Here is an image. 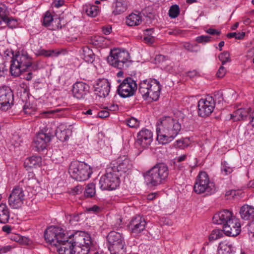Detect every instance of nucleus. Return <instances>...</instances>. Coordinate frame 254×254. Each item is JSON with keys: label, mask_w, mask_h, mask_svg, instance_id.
I'll return each mask as SVG.
<instances>
[{"label": "nucleus", "mask_w": 254, "mask_h": 254, "mask_svg": "<svg viewBox=\"0 0 254 254\" xmlns=\"http://www.w3.org/2000/svg\"><path fill=\"white\" fill-rule=\"evenodd\" d=\"M44 237L47 242L58 248L60 254H74L73 237H67L63 229L51 226L45 231Z\"/></svg>", "instance_id": "obj_1"}, {"label": "nucleus", "mask_w": 254, "mask_h": 254, "mask_svg": "<svg viewBox=\"0 0 254 254\" xmlns=\"http://www.w3.org/2000/svg\"><path fill=\"white\" fill-rule=\"evenodd\" d=\"M156 126L157 140L162 144L172 141L181 129V125L179 121L170 117L160 119Z\"/></svg>", "instance_id": "obj_2"}, {"label": "nucleus", "mask_w": 254, "mask_h": 254, "mask_svg": "<svg viewBox=\"0 0 254 254\" xmlns=\"http://www.w3.org/2000/svg\"><path fill=\"white\" fill-rule=\"evenodd\" d=\"M169 175V169L164 163H157L144 174V177L148 186L154 187L165 182Z\"/></svg>", "instance_id": "obj_3"}, {"label": "nucleus", "mask_w": 254, "mask_h": 254, "mask_svg": "<svg viewBox=\"0 0 254 254\" xmlns=\"http://www.w3.org/2000/svg\"><path fill=\"white\" fill-rule=\"evenodd\" d=\"M74 243V254H88L95 249V242L91 236L83 231H77L71 235Z\"/></svg>", "instance_id": "obj_4"}, {"label": "nucleus", "mask_w": 254, "mask_h": 254, "mask_svg": "<svg viewBox=\"0 0 254 254\" xmlns=\"http://www.w3.org/2000/svg\"><path fill=\"white\" fill-rule=\"evenodd\" d=\"M161 88L159 82L155 79H146L139 83L138 91L145 100L157 101L160 94Z\"/></svg>", "instance_id": "obj_5"}, {"label": "nucleus", "mask_w": 254, "mask_h": 254, "mask_svg": "<svg viewBox=\"0 0 254 254\" xmlns=\"http://www.w3.org/2000/svg\"><path fill=\"white\" fill-rule=\"evenodd\" d=\"M10 71L12 75L18 76L25 71L31 64V59L24 51L18 52L15 55L11 53Z\"/></svg>", "instance_id": "obj_6"}, {"label": "nucleus", "mask_w": 254, "mask_h": 254, "mask_svg": "<svg viewBox=\"0 0 254 254\" xmlns=\"http://www.w3.org/2000/svg\"><path fill=\"white\" fill-rule=\"evenodd\" d=\"M107 61L113 67L123 70H126L132 64L128 52L119 49L111 51Z\"/></svg>", "instance_id": "obj_7"}, {"label": "nucleus", "mask_w": 254, "mask_h": 254, "mask_svg": "<svg viewBox=\"0 0 254 254\" xmlns=\"http://www.w3.org/2000/svg\"><path fill=\"white\" fill-rule=\"evenodd\" d=\"M68 173L73 179L77 181H84L90 178L92 171L90 166L86 164L74 161L71 162Z\"/></svg>", "instance_id": "obj_8"}, {"label": "nucleus", "mask_w": 254, "mask_h": 254, "mask_svg": "<svg viewBox=\"0 0 254 254\" xmlns=\"http://www.w3.org/2000/svg\"><path fill=\"white\" fill-rule=\"evenodd\" d=\"M111 254H126L125 243L122 234L112 231L107 236Z\"/></svg>", "instance_id": "obj_9"}, {"label": "nucleus", "mask_w": 254, "mask_h": 254, "mask_svg": "<svg viewBox=\"0 0 254 254\" xmlns=\"http://www.w3.org/2000/svg\"><path fill=\"white\" fill-rule=\"evenodd\" d=\"M193 189L194 191L198 194L206 193V194H209L215 191L214 183L210 181L208 175L205 172H200L199 173Z\"/></svg>", "instance_id": "obj_10"}, {"label": "nucleus", "mask_w": 254, "mask_h": 254, "mask_svg": "<svg viewBox=\"0 0 254 254\" xmlns=\"http://www.w3.org/2000/svg\"><path fill=\"white\" fill-rule=\"evenodd\" d=\"M120 182L119 175L116 174L108 167L106 170V173L102 176L99 180L100 188L102 190H115L119 186Z\"/></svg>", "instance_id": "obj_11"}, {"label": "nucleus", "mask_w": 254, "mask_h": 254, "mask_svg": "<svg viewBox=\"0 0 254 254\" xmlns=\"http://www.w3.org/2000/svg\"><path fill=\"white\" fill-rule=\"evenodd\" d=\"M115 173L119 176L127 173L132 168V164L129 158L126 155L119 156L116 160L112 161L108 166Z\"/></svg>", "instance_id": "obj_12"}, {"label": "nucleus", "mask_w": 254, "mask_h": 254, "mask_svg": "<svg viewBox=\"0 0 254 254\" xmlns=\"http://www.w3.org/2000/svg\"><path fill=\"white\" fill-rule=\"evenodd\" d=\"M137 88L136 81L132 78H126L119 85L117 89L119 95L123 98H127L134 95Z\"/></svg>", "instance_id": "obj_13"}, {"label": "nucleus", "mask_w": 254, "mask_h": 254, "mask_svg": "<svg viewBox=\"0 0 254 254\" xmlns=\"http://www.w3.org/2000/svg\"><path fill=\"white\" fill-rule=\"evenodd\" d=\"M14 104V94L8 86L0 87V110H7Z\"/></svg>", "instance_id": "obj_14"}, {"label": "nucleus", "mask_w": 254, "mask_h": 254, "mask_svg": "<svg viewBox=\"0 0 254 254\" xmlns=\"http://www.w3.org/2000/svg\"><path fill=\"white\" fill-rule=\"evenodd\" d=\"M25 194L23 189L19 186L15 187L8 197V204L13 209L20 208L25 199Z\"/></svg>", "instance_id": "obj_15"}, {"label": "nucleus", "mask_w": 254, "mask_h": 254, "mask_svg": "<svg viewBox=\"0 0 254 254\" xmlns=\"http://www.w3.org/2000/svg\"><path fill=\"white\" fill-rule=\"evenodd\" d=\"M197 107L198 116L201 117L209 116L215 108L214 98L211 96H207L206 98L200 99Z\"/></svg>", "instance_id": "obj_16"}, {"label": "nucleus", "mask_w": 254, "mask_h": 254, "mask_svg": "<svg viewBox=\"0 0 254 254\" xmlns=\"http://www.w3.org/2000/svg\"><path fill=\"white\" fill-rule=\"evenodd\" d=\"M152 140L153 133L151 131L143 128L137 134L135 145L136 147L146 148L151 144Z\"/></svg>", "instance_id": "obj_17"}, {"label": "nucleus", "mask_w": 254, "mask_h": 254, "mask_svg": "<svg viewBox=\"0 0 254 254\" xmlns=\"http://www.w3.org/2000/svg\"><path fill=\"white\" fill-rule=\"evenodd\" d=\"M223 229L226 235L231 237L237 236L241 232V224L239 220L234 217L228 222L227 225L223 226Z\"/></svg>", "instance_id": "obj_18"}, {"label": "nucleus", "mask_w": 254, "mask_h": 254, "mask_svg": "<svg viewBox=\"0 0 254 254\" xmlns=\"http://www.w3.org/2000/svg\"><path fill=\"white\" fill-rule=\"evenodd\" d=\"M146 225L145 219L140 215H137L131 219L128 227L132 233L137 234L145 229Z\"/></svg>", "instance_id": "obj_19"}, {"label": "nucleus", "mask_w": 254, "mask_h": 254, "mask_svg": "<svg viewBox=\"0 0 254 254\" xmlns=\"http://www.w3.org/2000/svg\"><path fill=\"white\" fill-rule=\"evenodd\" d=\"M89 86L83 82H76L72 86V93L74 97L81 99L88 93Z\"/></svg>", "instance_id": "obj_20"}, {"label": "nucleus", "mask_w": 254, "mask_h": 254, "mask_svg": "<svg viewBox=\"0 0 254 254\" xmlns=\"http://www.w3.org/2000/svg\"><path fill=\"white\" fill-rule=\"evenodd\" d=\"M234 217L231 211L228 210H223L216 213L214 215L212 220L214 223L223 225V226H225Z\"/></svg>", "instance_id": "obj_21"}, {"label": "nucleus", "mask_w": 254, "mask_h": 254, "mask_svg": "<svg viewBox=\"0 0 254 254\" xmlns=\"http://www.w3.org/2000/svg\"><path fill=\"white\" fill-rule=\"evenodd\" d=\"M252 109L240 108L236 110L233 114H231V119L234 122L245 120L248 117H249L250 123H253L254 117L251 114Z\"/></svg>", "instance_id": "obj_22"}, {"label": "nucleus", "mask_w": 254, "mask_h": 254, "mask_svg": "<svg viewBox=\"0 0 254 254\" xmlns=\"http://www.w3.org/2000/svg\"><path fill=\"white\" fill-rule=\"evenodd\" d=\"M96 94L100 97L107 96L110 91V83L107 79H99L95 86Z\"/></svg>", "instance_id": "obj_23"}, {"label": "nucleus", "mask_w": 254, "mask_h": 254, "mask_svg": "<svg viewBox=\"0 0 254 254\" xmlns=\"http://www.w3.org/2000/svg\"><path fill=\"white\" fill-rule=\"evenodd\" d=\"M52 138V135L44 132H39L34 139L35 147L38 150H43L46 148Z\"/></svg>", "instance_id": "obj_24"}, {"label": "nucleus", "mask_w": 254, "mask_h": 254, "mask_svg": "<svg viewBox=\"0 0 254 254\" xmlns=\"http://www.w3.org/2000/svg\"><path fill=\"white\" fill-rule=\"evenodd\" d=\"M60 20L59 19H56L54 20L50 12L48 11L45 13L43 17L42 25L46 27H49V29L50 30H56L55 28L53 26L51 28L50 27L52 23L53 22L57 23V28H62V25L60 23Z\"/></svg>", "instance_id": "obj_25"}, {"label": "nucleus", "mask_w": 254, "mask_h": 254, "mask_svg": "<svg viewBox=\"0 0 254 254\" xmlns=\"http://www.w3.org/2000/svg\"><path fill=\"white\" fill-rule=\"evenodd\" d=\"M127 8V4L126 0H116L113 4V13L115 15L123 13Z\"/></svg>", "instance_id": "obj_26"}, {"label": "nucleus", "mask_w": 254, "mask_h": 254, "mask_svg": "<svg viewBox=\"0 0 254 254\" xmlns=\"http://www.w3.org/2000/svg\"><path fill=\"white\" fill-rule=\"evenodd\" d=\"M240 213L243 219H253L254 218V207L248 205H244L241 207Z\"/></svg>", "instance_id": "obj_27"}, {"label": "nucleus", "mask_w": 254, "mask_h": 254, "mask_svg": "<svg viewBox=\"0 0 254 254\" xmlns=\"http://www.w3.org/2000/svg\"><path fill=\"white\" fill-rule=\"evenodd\" d=\"M42 162V158L38 156H32L27 158L24 163L25 167L33 168L39 166Z\"/></svg>", "instance_id": "obj_28"}, {"label": "nucleus", "mask_w": 254, "mask_h": 254, "mask_svg": "<svg viewBox=\"0 0 254 254\" xmlns=\"http://www.w3.org/2000/svg\"><path fill=\"white\" fill-rule=\"evenodd\" d=\"M9 218V211L5 204H0V223H6Z\"/></svg>", "instance_id": "obj_29"}, {"label": "nucleus", "mask_w": 254, "mask_h": 254, "mask_svg": "<svg viewBox=\"0 0 254 254\" xmlns=\"http://www.w3.org/2000/svg\"><path fill=\"white\" fill-rule=\"evenodd\" d=\"M141 21L139 14L131 13L127 17L126 23L129 26H137L140 24Z\"/></svg>", "instance_id": "obj_30"}, {"label": "nucleus", "mask_w": 254, "mask_h": 254, "mask_svg": "<svg viewBox=\"0 0 254 254\" xmlns=\"http://www.w3.org/2000/svg\"><path fill=\"white\" fill-rule=\"evenodd\" d=\"M82 58L88 63H92L95 59V55L92 50L88 47L83 48L82 49Z\"/></svg>", "instance_id": "obj_31"}, {"label": "nucleus", "mask_w": 254, "mask_h": 254, "mask_svg": "<svg viewBox=\"0 0 254 254\" xmlns=\"http://www.w3.org/2000/svg\"><path fill=\"white\" fill-rule=\"evenodd\" d=\"M4 16L3 18H1L0 20V24L3 22H4L6 25H7L9 27L11 28H13V27H15L16 25L17 22L16 20L13 18H10L7 16L8 14V11L7 9V8L4 5Z\"/></svg>", "instance_id": "obj_32"}, {"label": "nucleus", "mask_w": 254, "mask_h": 254, "mask_svg": "<svg viewBox=\"0 0 254 254\" xmlns=\"http://www.w3.org/2000/svg\"><path fill=\"white\" fill-rule=\"evenodd\" d=\"M85 10L87 14L91 17H95L99 12L98 7L95 5H87Z\"/></svg>", "instance_id": "obj_33"}, {"label": "nucleus", "mask_w": 254, "mask_h": 254, "mask_svg": "<svg viewBox=\"0 0 254 254\" xmlns=\"http://www.w3.org/2000/svg\"><path fill=\"white\" fill-rule=\"evenodd\" d=\"M69 130L64 129L62 130L61 128L58 127L56 131L55 134L57 138L62 141H64L68 139V135L67 132Z\"/></svg>", "instance_id": "obj_34"}, {"label": "nucleus", "mask_w": 254, "mask_h": 254, "mask_svg": "<svg viewBox=\"0 0 254 254\" xmlns=\"http://www.w3.org/2000/svg\"><path fill=\"white\" fill-rule=\"evenodd\" d=\"M84 195L86 197H92L95 194V185L94 183L88 184L84 190Z\"/></svg>", "instance_id": "obj_35"}, {"label": "nucleus", "mask_w": 254, "mask_h": 254, "mask_svg": "<svg viewBox=\"0 0 254 254\" xmlns=\"http://www.w3.org/2000/svg\"><path fill=\"white\" fill-rule=\"evenodd\" d=\"M233 245L228 243L220 248L218 254H233Z\"/></svg>", "instance_id": "obj_36"}, {"label": "nucleus", "mask_w": 254, "mask_h": 254, "mask_svg": "<svg viewBox=\"0 0 254 254\" xmlns=\"http://www.w3.org/2000/svg\"><path fill=\"white\" fill-rule=\"evenodd\" d=\"M221 171L225 175H227L233 171V167L227 162L224 161L221 163Z\"/></svg>", "instance_id": "obj_37"}, {"label": "nucleus", "mask_w": 254, "mask_h": 254, "mask_svg": "<svg viewBox=\"0 0 254 254\" xmlns=\"http://www.w3.org/2000/svg\"><path fill=\"white\" fill-rule=\"evenodd\" d=\"M180 14V8L178 5L174 4L170 7L169 10V16L172 18H175Z\"/></svg>", "instance_id": "obj_38"}, {"label": "nucleus", "mask_w": 254, "mask_h": 254, "mask_svg": "<svg viewBox=\"0 0 254 254\" xmlns=\"http://www.w3.org/2000/svg\"><path fill=\"white\" fill-rule=\"evenodd\" d=\"M225 234L223 230L215 229L214 230L210 235L209 239L210 241H214L222 238L223 234Z\"/></svg>", "instance_id": "obj_39"}, {"label": "nucleus", "mask_w": 254, "mask_h": 254, "mask_svg": "<svg viewBox=\"0 0 254 254\" xmlns=\"http://www.w3.org/2000/svg\"><path fill=\"white\" fill-rule=\"evenodd\" d=\"M252 127H249L247 131L245 132V138L250 141L254 140V120L253 123H251Z\"/></svg>", "instance_id": "obj_40"}, {"label": "nucleus", "mask_w": 254, "mask_h": 254, "mask_svg": "<svg viewBox=\"0 0 254 254\" xmlns=\"http://www.w3.org/2000/svg\"><path fill=\"white\" fill-rule=\"evenodd\" d=\"M218 58L220 61H221L222 64L223 65L224 64L227 62H230V54L227 51H225L221 53L219 55Z\"/></svg>", "instance_id": "obj_41"}, {"label": "nucleus", "mask_w": 254, "mask_h": 254, "mask_svg": "<svg viewBox=\"0 0 254 254\" xmlns=\"http://www.w3.org/2000/svg\"><path fill=\"white\" fill-rule=\"evenodd\" d=\"M127 124L130 127L136 128L139 127V122L136 119L131 117L126 121Z\"/></svg>", "instance_id": "obj_42"}, {"label": "nucleus", "mask_w": 254, "mask_h": 254, "mask_svg": "<svg viewBox=\"0 0 254 254\" xmlns=\"http://www.w3.org/2000/svg\"><path fill=\"white\" fill-rule=\"evenodd\" d=\"M68 219L69 223L72 225H76L77 223L79 221V214H72L70 215L67 218Z\"/></svg>", "instance_id": "obj_43"}, {"label": "nucleus", "mask_w": 254, "mask_h": 254, "mask_svg": "<svg viewBox=\"0 0 254 254\" xmlns=\"http://www.w3.org/2000/svg\"><path fill=\"white\" fill-rule=\"evenodd\" d=\"M245 33L244 32L242 33H236V32H232L229 33L227 34V37L228 38H235L236 39H242L245 36Z\"/></svg>", "instance_id": "obj_44"}, {"label": "nucleus", "mask_w": 254, "mask_h": 254, "mask_svg": "<svg viewBox=\"0 0 254 254\" xmlns=\"http://www.w3.org/2000/svg\"><path fill=\"white\" fill-rule=\"evenodd\" d=\"M212 38L209 36L201 35L196 38V41L198 43H206L211 41Z\"/></svg>", "instance_id": "obj_45"}, {"label": "nucleus", "mask_w": 254, "mask_h": 254, "mask_svg": "<svg viewBox=\"0 0 254 254\" xmlns=\"http://www.w3.org/2000/svg\"><path fill=\"white\" fill-rule=\"evenodd\" d=\"M183 47L185 49L190 52H196L197 50L195 49L197 45H193L190 43L186 42L183 44Z\"/></svg>", "instance_id": "obj_46"}, {"label": "nucleus", "mask_w": 254, "mask_h": 254, "mask_svg": "<svg viewBox=\"0 0 254 254\" xmlns=\"http://www.w3.org/2000/svg\"><path fill=\"white\" fill-rule=\"evenodd\" d=\"M39 186L38 181L35 179H28L27 182V186L29 188H31L33 189H37Z\"/></svg>", "instance_id": "obj_47"}, {"label": "nucleus", "mask_w": 254, "mask_h": 254, "mask_svg": "<svg viewBox=\"0 0 254 254\" xmlns=\"http://www.w3.org/2000/svg\"><path fill=\"white\" fill-rule=\"evenodd\" d=\"M248 231L249 237L254 238V221L248 225Z\"/></svg>", "instance_id": "obj_48"}, {"label": "nucleus", "mask_w": 254, "mask_h": 254, "mask_svg": "<svg viewBox=\"0 0 254 254\" xmlns=\"http://www.w3.org/2000/svg\"><path fill=\"white\" fill-rule=\"evenodd\" d=\"M223 93H222V92L221 91H216L215 93H214V98L216 100H217L218 101V102L220 103L223 100Z\"/></svg>", "instance_id": "obj_49"}, {"label": "nucleus", "mask_w": 254, "mask_h": 254, "mask_svg": "<svg viewBox=\"0 0 254 254\" xmlns=\"http://www.w3.org/2000/svg\"><path fill=\"white\" fill-rule=\"evenodd\" d=\"M176 145L181 148H184L188 146L185 140H178L176 141Z\"/></svg>", "instance_id": "obj_50"}, {"label": "nucleus", "mask_w": 254, "mask_h": 254, "mask_svg": "<svg viewBox=\"0 0 254 254\" xmlns=\"http://www.w3.org/2000/svg\"><path fill=\"white\" fill-rule=\"evenodd\" d=\"M226 73V69L222 65L221 66L218 71H217L216 75L218 77H223Z\"/></svg>", "instance_id": "obj_51"}, {"label": "nucleus", "mask_w": 254, "mask_h": 254, "mask_svg": "<svg viewBox=\"0 0 254 254\" xmlns=\"http://www.w3.org/2000/svg\"><path fill=\"white\" fill-rule=\"evenodd\" d=\"M64 0H55L53 2V5L56 7L59 8L60 7L63 6L64 4Z\"/></svg>", "instance_id": "obj_52"}, {"label": "nucleus", "mask_w": 254, "mask_h": 254, "mask_svg": "<svg viewBox=\"0 0 254 254\" xmlns=\"http://www.w3.org/2000/svg\"><path fill=\"white\" fill-rule=\"evenodd\" d=\"M109 116V112L106 110H102L98 112V116L100 118H105Z\"/></svg>", "instance_id": "obj_53"}, {"label": "nucleus", "mask_w": 254, "mask_h": 254, "mask_svg": "<svg viewBox=\"0 0 254 254\" xmlns=\"http://www.w3.org/2000/svg\"><path fill=\"white\" fill-rule=\"evenodd\" d=\"M83 190L81 186H77L72 189V192L74 194H78L81 193Z\"/></svg>", "instance_id": "obj_54"}, {"label": "nucleus", "mask_w": 254, "mask_h": 254, "mask_svg": "<svg viewBox=\"0 0 254 254\" xmlns=\"http://www.w3.org/2000/svg\"><path fill=\"white\" fill-rule=\"evenodd\" d=\"M206 32L208 34H209L212 35H219L220 34V31L213 28H209L206 31Z\"/></svg>", "instance_id": "obj_55"}, {"label": "nucleus", "mask_w": 254, "mask_h": 254, "mask_svg": "<svg viewBox=\"0 0 254 254\" xmlns=\"http://www.w3.org/2000/svg\"><path fill=\"white\" fill-rule=\"evenodd\" d=\"M143 40L145 43L149 44H151L154 42V38L153 36H144Z\"/></svg>", "instance_id": "obj_56"}, {"label": "nucleus", "mask_w": 254, "mask_h": 254, "mask_svg": "<svg viewBox=\"0 0 254 254\" xmlns=\"http://www.w3.org/2000/svg\"><path fill=\"white\" fill-rule=\"evenodd\" d=\"M7 71V69L5 68L3 64H0V76H4Z\"/></svg>", "instance_id": "obj_57"}, {"label": "nucleus", "mask_w": 254, "mask_h": 254, "mask_svg": "<svg viewBox=\"0 0 254 254\" xmlns=\"http://www.w3.org/2000/svg\"><path fill=\"white\" fill-rule=\"evenodd\" d=\"M2 230L7 234H9L12 230V227L9 225H4L2 227Z\"/></svg>", "instance_id": "obj_58"}, {"label": "nucleus", "mask_w": 254, "mask_h": 254, "mask_svg": "<svg viewBox=\"0 0 254 254\" xmlns=\"http://www.w3.org/2000/svg\"><path fill=\"white\" fill-rule=\"evenodd\" d=\"M11 247L10 246L3 247L0 249V253L4 254L7 252H9L11 250Z\"/></svg>", "instance_id": "obj_59"}, {"label": "nucleus", "mask_w": 254, "mask_h": 254, "mask_svg": "<svg viewBox=\"0 0 254 254\" xmlns=\"http://www.w3.org/2000/svg\"><path fill=\"white\" fill-rule=\"evenodd\" d=\"M182 33V31L179 29H173L168 32V34L169 35H178Z\"/></svg>", "instance_id": "obj_60"}, {"label": "nucleus", "mask_w": 254, "mask_h": 254, "mask_svg": "<svg viewBox=\"0 0 254 254\" xmlns=\"http://www.w3.org/2000/svg\"><path fill=\"white\" fill-rule=\"evenodd\" d=\"M11 240H14L16 242H19L20 243H22V240H23V238L21 237L19 235H14L13 237H11Z\"/></svg>", "instance_id": "obj_61"}, {"label": "nucleus", "mask_w": 254, "mask_h": 254, "mask_svg": "<svg viewBox=\"0 0 254 254\" xmlns=\"http://www.w3.org/2000/svg\"><path fill=\"white\" fill-rule=\"evenodd\" d=\"M153 29H147L144 31V36H152V34L153 32Z\"/></svg>", "instance_id": "obj_62"}, {"label": "nucleus", "mask_w": 254, "mask_h": 254, "mask_svg": "<svg viewBox=\"0 0 254 254\" xmlns=\"http://www.w3.org/2000/svg\"><path fill=\"white\" fill-rule=\"evenodd\" d=\"M102 31L104 34L108 35L111 33L112 28L111 27H103Z\"/></svg>", "instance_id": "obj_63"}, {"label": "nucleus", "mask_w": 254, "mask_h": 254, "mask_svg": "<svg viewBox=\"0 0 254 254\" xmlns=\"http://www.w3.org/2000/svg\"><path fill=\"white\" fill-rule=\"evenodd\" d=\"M156 195H157V194L156 193H152L149 194H148V195L147 196V198L148 200H153L155 198Z\"/></svg>", "instance_id": "obj_64"}]
</instances>
